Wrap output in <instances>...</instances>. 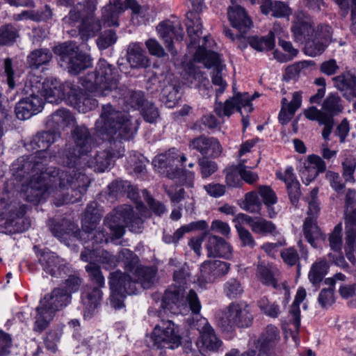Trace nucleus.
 <instances>
[{"instance_id": "nucleus-58", "label": "nucleus", "mask_w": 356, "mask_h": 356, "mask_svg": "<svg viewBox=\"0 0 356 356\" xmlns=\"http://www.w3.org/2000/svg\"><path fill=\"white\" fill-rule=\"evenodd\" d=\"M108 194L112 197H118V195H123L126 192L130 193L129 190H133V188L130 186L129 183L127 181H115L111 183L108 186Z\"/></svg>"}, {"instance_id": "nucleus-55", "label": "nucleus", "mask_w": 356, "mask_h": 356, "mask_svg": "<svg viewBox=\"0 0 356 356\" xmlns=\"http://www.w3.org/2000/svg\"><path fill=\"white\" fill-rule=\"evenodd\" d=\"M87 18L83 13V6L81 3L76 4L73 8L71 9L67 16H65L63 21L64 24L70 26H74L81 19L82 21Z\"/></svg>"}, {"instance_id": "nucleus-45", "label": "nucleus", "mask_w": 356, "mask_h": 356, "mask_svg": "<svg viewBox=\"0 0 356 356\" xmlns=\"http://www.w3.org/2000/svg\"><path fill=\"white\" fill-rule=\"evenodd\" d=\"M244 292V287L241 282L235 278H231L225 282L223 293L229 299L240 298Z\"/></svg>"}, {"instance_id": "nucleus-18", "label": "nucleus", "mask_w": 356, "mask_h": 356, "mask_svg": "<svg viewBox=\"0 0 356 356\" xmlns=\"http://www.w3.org/2000/svg\"><path fill=\"white\" fill-rule=\"evenodd\" d=\"M280 29L278 25H275L273 30L270 31L267 36L264 37H250L246 39L244 37L245 33H241L236 38L238 47L240 49H245L248 46V43L257 51H263L271 50L275 47V33Z\"/></svg>"}, {"instance_id": "nucleus-5", "label": "nucleus", "mask_w": 356, "mask_h": 356, "mask_svg": "<svg viewBox=\"0 0 356 356\" xmlns=\"http://www.w3.org/2000/svg\"><path fill=\"white\" fill-rule=\"evenodd\" d=\"M174 284L165 292L162 298L161 307L163 312L168 311L173 314L181 313L186 309V305L191 312L198 314L201 310V303L197 293L191 289L185 296V285L191 282V272L188 266L184 264L174 270Z\"/></svg>"}, {"instance_id": "nucleus-49", "label": "nucleus", "mask_w": 356, "mask_h": 356, "mask_svg": "<svg viewBox=\"0 0 356 356\" xmlns=\"http://www.w3.org/2000/svg\"><path fill=\"white\" fill-rule=\"evenodd\" d=\"M304 42H305V54L312 57L321 54L327 46V44L314 35Z\"/></svg>"}, {"instance_id": "nucleus-10", "label": "nucleus", "mask_w": 356, "mask_h": 356, "mask_svg": "<svg viewBox=\"0 0 356 356\" xmlns=\"http://www.w3.org/2000/svg\"><path fill=\"white\" fill-rule=\"evenodd\" d=\"M252 319L253 316L246 302H233L222 313L218 321V325L223 331L229 332L235 327H249Z\"/></svg>"}, {"instance_id": "nucleus-12", "label": "nucleus", "mask_w": 356, "mask_h": 356, "mask_svg": "<svg viewBox=\"0 0 356 356\" xmlns=\"http://www.w3.org/2000/svg\"><path fill=\"white\" fill-rule=\"evenodd\" d=\"M154 346L157 348L174 349L181 344L178 327L172 320L162 321L155 326L151 335Z\"/></svg>"}, {"instance_id": "nucleus-25", "label": "nucleus", "mask_w": 356, "mask_h": 356, "mask_svg": "<svg viewBox=\"0 0 356 356\" xmlns=\"http://www.w3.org/2000/svg\"><path fill=\"white\" fill-rule=\"evenodd\" d=\"M227 16L232 27L240 33H246L252 26L250 17L245 8L240 5L229 6L227 8Z\"/></svg>"}, {"instance_id": "nucleus-36", "label": "nucleus", "mask_w": 356, "mask_h": 356, "mask_svg": "<svg viewBox=\"0 0 356 356\" xmlns=\"http://www.w3.org/2000/svg\"><path fill=\"white\" fill-rule=\"evenodd\" d=\"M52 58V54L49 49L41 48L34 49L29 53L26 63L32 70H38L42 65L48 64Z\"/></svg>"}, {"instance_id": "nucleus-17", "label": "nucleus", "mask_w": 356, "mask_h": 356, "mask_svg": "<svg viewBox=\"0 0 356 356\" xmlns=\"http://www.w3.org/2000/svg\"><path fill=\"white\" fill-rule=\"evenodd\" d=\"M314 23L311 17L302 10L295 13V19L291 26L294 40L303 43L314 34Z\"/></svg>"}, {"instance_id": "nucleus-34", "label": "nucleus", "mask_w": 356, "mask_h": 356, "mask_svg": "<svg viewBox=\"0 0 356 356\" xmlns=\"http://www.w3.org/2000/svg\"><path fill=\"white\" fill-rule=\"evenodd\" d=\"M302 104V95L300 92H295L292 99L289 103L286 98L282 99V108L279 114V120L282 124L288 123L300 107Z\"/></svg>"}, {"instance_id": "nucleus-19", "label": "nucleus", "mask_w": 356, "mask_h": 356, "mask_svg": "<svg viewBox=\"0 0 356 356\" xmlns=\"http://www.w3.org/2000/svg\"><path fill=\"white\" fill-rule=\"evenodd\" d=\"M39 261L43 270L53 277H63L70 272L65 261L54 252H43Z\"/></svg>"}, {"instance_id": "nucleus-20", "label": "nucleus", "mask_w": 356, "mask_h": 356, "mask_svg": "<svg viewBox=\"0 0 356 356\" xmlns=\"http://www.w3.org/2000/svg\"><path fill=\"white\" fill-rule=\"evenodd\" d=\"M58 136L59 135L54 131L38 132L33 137L30 143L32 149H36L38 153L36 154L24 156L23 157L35 156L40 158L41 161H44L45 167H47L48 159L47 157V154L45 151L56 140Z\"/></svg>"}, {"instance_id": "nucleus-38", "label": "nucleus", "mask_w": 356, "mask_h": 356, "mask_svg": "<svg viewBox=\"0 0 356 356\" xmlns=\"http://www.w3.org/2000/svg\"><path fill=\"white\" fill-rule=\"evenodd\" d=\"M99 20L94 17L84 19L79 26V33L83 40L95 37L101 30Z\"/></svg>"}, {"instance_id": "nucleus-29", "label": "nucleus", "mask_w": 356, "mask_h": 356, "mask_svg": "<svg viewBox=\"0 0 356 356\" xmlns=\"http://www.w3.org/2000/svg\"><path fill=\"white\" fill-rule=\"evenodd\" d=\"M70 90V86L61 84L57 80L47 81L43 84L42 94L47 102L51 104H58L65 99L66 90Z\"/></svg>"}, {"instance_id": "nucleus-47", "label": "nucleus", "mask_w": 356, "mask_h": 356, "mask_svg": "<svg viewBox=\"0 0 356 356\" xmlns=\"http://www.w3.org/2000/svg\"><path fill=\"white\" fill-rule=\"evenodd\" d=\"M304 235L313 247H316L315 241L321 236L318 227L312 217L307 218L303 225Z\"/></svg>"}, {"instance_id": "nucleus-44", "label": "nucleus", "mask_w": 356, "mask_h": 356, "mask_svg": "<svg viewBox=\"0 0 356 356\" xmlns=\"http://www.w3.org/2000/svg\"><path fill=\"white\" fill-rule=\"evenodd\" d=\"M54 53L60 56V59L68 63L79 53V47L72 42H64L54 48Z\"/></svg>"}, {"instance_id": "nucleus-26", "label": "nucleus", "mask_w": 356, "mask_h": 356, "mask_svg": "<svg viewBox=\"0 0 356 356\" xmlns=\"http://www.w3.org/2000/svg\"><path fill=\"white\" fill-rule=\"evenodd\" d=\"M279 339L278 329L273 325L268 326L257 346L259 348V356H275Z\"/></svg>"}, {"instance_id": "nucleus-43", "label": "nucleus", "mask_w": 356, "mask_h": 356, "mask_svg": "<svg viewBox=\"0 0 356 356\" xmlns=\"http://www.w3.org/2000/svg\"><path fill=\"white\" fill-rule=\"evenodd\" d=\"M67 64L69 72L71 74H77L91 65V59L89 55L79 51L76 56L68 61Z\"/></svg>"}, {"instance_id": "nucleus-63", "label": "nucleus", "mask_w": 356, "mask_h": 356, "mask_svg": "<svg viewBox=\"0 0 356 356\" xmlns=\"http://www.w3.org/2000/svg\"><path fill=\"white\" fill-rule=\"evenodd\" d=\"M62 332L60 330L49 331L44 339L46 348L55 353L57 350V343L59 341Z\"/></svg>"}, {"instance_id": "nucleus-4", "label": "nucleus", "mask_w": 356, "mask_h": 356, "mask_svg": "<svg viewBox=\"0 0 356 356\" xmlns=\"http://www.w3.org/2000/svg\"><path fill=\"white\" fill-rule=\"evenodd\" d=\"M102 213L98 208L96 202H91L88 204L83 214L81 220V230L78 226L71 222L63 220L61 223L56 222L51 227L52 234L65 242L67 236L78 238L79 236L81 240L86 241L92 240L93 244L107 243L109 240L108 233L103 227L97 228Z\"/></svg>"}, {"instance_id": "nucleus-3", "label": "nucleus", "mask_w": 356, "mask_h": 356, "mask_svg": "<svg viewBox=\"0 0 356 356\" xmlns=\"http://www.w3.org/2000/svg\"><path fill=\"white\" fill-rule=\"evenodd\" d=\"M118 69L106 60L100 59L95 70L81 78V83L96 96L111 94L113 98L122 101L127 108L141 109L146 102L143 92L130 90L124 85L118 86Z\"/></svg>"}, {"instance_id": "nucleus-16", "label": "nucleus", "mask_w": 356, "mask_h": 356, "mask_svg": "<svg viewBox=\"0 0 356 356\" xmlns=\"http://www.w3.org/2000/svg\"><path fill=\"white\" fill-rule=\"evenodd\" d=\"M191 328L198 330L200 334V341L202 348L210 351H218L221 347L222 342L218 339L213 328L204 318H200L191 324Z\"/></svg>"}, {"instance_id": "nucleus-9", "label": "nucleus", "mask_w": 356, "mask_h": 356, "mask_svg": "<svg viewBox=\"0 0 356 356\" xmlns=\"http://www.w3.org/2000/svg\"><path fill=\"white\" fill-rule=\"evenodd\" d=\"M119 259L124 262L125 270L131 275L124 274L131 282L136 283L138 289V286L149 289L156 281V269L140 266L138 257L129 249H122L119 252Z\"/></svg>"}, {"instance_id": "nucleus-54", "label": "nucleus", "mask_w": 356, "mask_h": 356, "mask_svg": "<svg viewBox=\"0 0 356 356\" xmlns=\"http://www.w3.org/2000/svg\"><path fill=\"white\" fill-rule=\"evenodd\" d=\"M17 36V30L12 24L1 26L0 28V45L13 43Z\"/></svg>"}, {"instance_id": "nucleus-28", "label": "nucleus", "mask_w": 356, "mask_h": 356, "mask_svg": "<svg viewBox=\"0 0 356 356\" xmlns=\"http://www.w3.org/2000/svg\"><path fill=\"white\" fill-rule=\"evenodd\" d=\"M206 248L209 257L229 258L232 254L230 245L225 239L218 236L209 235Z\"/></svg>"}, {"instance_id": "nucleus-41", "label": "nucleus", "mask_w": 356, "mask_h": 356, "mask_svg": "<svg viewBox=\"0 0 356 356\" xmlns=\"http://www.w3.org/2000/svg\"><path fill=\"white\" fill-rule=\"evenodd\" d=\"M322 108L325 113L332 118L334 115L341 113L343 109L340 97L334 93L328 95L323 103Z\"/></svg>"}, {"instance_id": "nucleus-60", "label": "nucleus", "mask_w": 356, "mask_h": 356, "mask_svg": "<svg viewBox=\"0 0 356 356\" xmlns=\"http://www.w3.org/2000/svg\"><path fill=\"white\" fill-rule=\"evenodd\" d=\"M207 227V222L204 220L193 222L188 225L182 226L174 233V238L177 243L183 237L184 234L193 229H204Z\"/></svg>"}, {"instance_id": "nucleus-51", "label": "nucleus", "mask_w": 356, "mask_h": 356, "mask_svg": "<svg viewBox=\"0 0 356 356\" xmlns=\"http://www.w3.org/2000/svg\"><path fill=\"white\" fill-rule=\"evenodd\" d=\"M252 230L257 234L276 235V226L271 222L265 219H257L252 224Z\"/></svg>"}, {"instance_id": "nucleus-15", "label": "nucleus", "mask_w": 356, "mask_h": 356, "mask_svg": "<svg viewBox=\"0 0 356 356\" xmlns=\"http://www.w3.org/2000/svg\"><path fill=\"white\" fill-rule=\"evenodd\" d=\"M156 31L163 40L167 49L173 56H176L177 51L174 48L172 37L177 41H182L184 37V31L180 22L165 20L158 24Z\"/></svg>"}, {"instance_id": "nucleus-31", "label": "nucleus", "mask_w": 356, "mask_h": 356, "mask_svg": "<svg viewBox=\"0 0 356 356\" xmlns=\"http://www.w3.org/2000/svg\"><path fill=\"white\" fill-rule=\"evenodd\" d=\"M186 26L187 33L190 38V46L198 44V48L204 47L202 44H200V38L202 34V24L199 14L189 11L186 14Z\"/></svg>"}, {"instance_id": "nucleus-21", "label": "nucleus", "mask_w": 356, "mask_h": 356, "mask_svg": "<svg viewBox=\"0 0 356 356\" xmlns=\"http://www.w3.org/2000/svg\"><path fill=\"white\" fill-rule=\"evenodd\" d=\"M43 106L42 99L35 95L22 98L16 104L15 113L17 119L26 120L40 113Z\"/></svg>"}, {"instance_id": "nucleus-42", "label": "nucleus", "mask_w": 356, "mask_h": 356, "mask_svg": "<svg viewBox=\"0 0 356 356\" xmlns=\"http://www.w3.org/2000/svg\"><path fill=\"white\" fill-rule=\"evenodd\" d=\"M355 76L350 72H345L332 79L334 86L343 93L345 98L346 92H349L353 87Z\"/></svg>"}, {"instance_id": "nucleus-62", "label": "nucleus", "mask_w": 356, "mask_h": 356, "mask_svg": "<svg viewBox=\"0 0 356 356\" xmlns=\"http://www.w3.org/2000/svg\"><path fill=\"white\" fill-rule=\"evenodd\" d=\"M141 113L145 120L149 123L154 122L159 116L158 108L153 103L147 101L141 108Z\"/></svg>"}, {"instance_id": "nucleus-32", "label": "nucleus", "mask_w": 356, "mask_h": 356, "mask_svg": "<svg viewBox=\"0 0 356 356\" xmlns=\"http://www.w3.org/2000/svg\"><path fill=\"white\" fill-rule=\"evenodd\" d=\"M307 161V165L300 170L301 177L306 184L310 183L318 173L324 172L326 168L325 162L318 156L310 155Z\"/></svg>"}, {"instance_id": "nucleus-57", "label": "nucleus", "mask_w": 356, "mask_h": 356, "mask_svg": "<svg viewBox=\"0 0 356 356\" xmlns=\"http://www.w3.org/2000/svg\"><path fill=\"white\" fill-rule=\"evenodd\" d=\"M108 3L118 8L122 13L127 8H130L134 14H138L141 9L140 6L136 0H110Z\"/></svg>"}, {"instance_id": "nucleus-14", "label": "nucleus", "mask_w": 356, "mask_h": 356, "mask_svg": "<svg viewBox=\"0 0 356 356\" xmlns=\"http://www.w3.org/2000/svg\"><path fill=\"white\" fill-rule=\"evenodd\" d=\"M194 59L197 62H203L206 67H214L211 76L212 83L220 87L216 90V95L222 94L227 84L222 77L221 72L223 65L220 63L219 55L214 51H207L204 47H200L195 53Z\"/></svg>"}, {"instance_id": "nucleus-39", "label": "nucleus", "mask_w": 356, "mask_h": 356, "mask_svg": "<svg viewBox=\"0 0 356 356\" xmlns=\"http://www.w3.org/2000/svg\"><path fill=\"white\" fill-rule=\"evenodd\" d=\"M329 264L325 259H321L312 264L308 275L309 280L313 285L321 282L328 272Z\"/></svg>"}, {"instance_id": "nucleus-30", "label": "nucleus", "mask_w": 356, "mask_h": 356, "mask_svg": "<svg viewBox=\"0 0 356 356\" xmlns=\"http://www.w3.org/2000/svg\"><path fill=\"white\" fill-rule=\"evenodd\" d=\"M126 56L131 68H145L149 65V59L139 42L129 44Z\"/></svg>"}, {"instance_id": "nucleus-24", "label": "nucleus", "mask_w": 356, "mask_h": 356, "mask_svg": "<svg viewBox=\"0 0 356 356\" xmlns=\"http://www.w3.org/2000/svg\"><path fill=\"white\" fill-rule=\"evenodd\" d=\"M178 161L177 156H170L166 157L163 166L166 167V177L170 179H179L181 182L188 188H193L194 185L195 173L188 170H184L171 162Z\"/></svg>"}, {"instance_id": "nucleus-53", "label": "nucleus", "mask_w": 356, "mask_h": 356, "mask_svg": "<svg viewBox=\"0 0 356 356\" xmlns=\"http://www.w3.org/2000/svg\"><path fill=\"white\" fill-rule=\"evenodd\" d=\"M197 164L200 168L201 176L203 179L209 177L218 170L217 163L209 160V158L199 157Z\"/></svg>"}, {"instance_id": "nucleus-35", "label": "nucleus", "mask_w": 356, "mask_h": 356, "mask_svg": "<svg viewBox=\"0 0 356 356\" xmlns=\"http://www.w3.org/2000/svg\"><path fill=\"white\" fill-rule=\"evenodd\" d=\"M74 122L75 118L69 110L60 108L48 117L46 124L49 129H57L74 124Z\"/></svg>"}, {"instance_id": "nucleus-40", "label": "nucleus", "mask_w": 356, "mask_h": 356, "mask_svg": "<svg viewBox=\"0 0 356 356\" xmlns=\"http://www.w3.org/2000/svg\"><path fill=\"white\" fill-rule=\"evenodd\" d=\"M277 273V270L272 266L265 265L262 263L257 266L258 277L264 284L276 288L277 281L275 276Z\"/></svg>"}, {"instance_id": "nucleus-23", "label": "nucleus", "mask_w": 356, "mask_h": 356, "mask_svg": "<svg viewBox=\"0 0 356 356\" xmlns=\"http://www.w3.org/2000/svg\"><path fill=\"white\" fill-rule=\"evenodd\" d=\"M229 264L219 260L204 262L200 267L199 281L211 283L216 278L225 275L229 270Z\"/></svg>"}, {"instance_id": "nucleus-1", "label": "nucleus", "mask_w": 356, "mask_h": 356, "mask_svg": "<svg viewBox=\"0 0 356 356\" xmlns=\"http://www.w3.org/2000/svg\"><path fill=\"white\" fill-rule=\"evenodd\" d=\"M13 170L17 177L31 175L28 182L22 186V194L26 201L33 204L46 200L51 194L57 207L77 202L90 183L85 174L74 177L70 171L45 167L44 161L35 156L19 157L13 164Z\"/></svg>"}, {"instance_id": "nucleus-50", "label": "nucleus", "mask_w": 356, "mask_h": 356, "mask_svg": "<svg viewBox=\"0 0 356 356\" xmlns=\"http://www.w3.org/2000/svg\"><path fill=\"white\" fill-rule=\"evenodd\" d=\"M122 13L113 6L108 3L102 9V19L108 26L119 25L118 19Z\"/></svg>"}, {"instance_id": "nucleus-48", "label": "nucleus", "mask_w": 356, "mask_h": 356, "mask_svg": "<svg viewBox=\"0 0 356 356\" xmlns=\"http://www.w3.org/2000/svg\"><path fill=\"white\" fill-rule=\"evenodd\" d=\"M341 10H343V15L348 13L350 10V31L356 35V0H333Z\"/></svg>"}, {"instance_id": "nucleus-61", "label": "nucleus", "mask_w": 356, "mask_h": 356, "mask_svg": "<svg viewBox=\"0 0 356 356\" xmlns=\"http://www.w3.org/2000/svg\"><path fill=\"white\" fill-rule=\"evenodd\" d=\"M343 177L346 182H355L354 172L356 168V160L354 158H346L342 163Z\"/></svg>"}, {"instance_id": "nucleus-33", "label": "nucleus", "mask_w": 356, "mask_h": 356, "mask_svg": "<svg viewBox=\"0 0 356 356\" xmlns=\"http://www.w3.org/2000/svg\"><path fill=\"white\" fill-rule=\"evenodd\" d=\"M181 86L177 81L163 80L161 99L166 107H175L181 98Z\"/></svg>"}, {"instance_id": "nucleus-13", "label": "nucleus", "mask_w": 356, "mask_h": 356, "mask_svg": "<svg viewBox=\"0 0 356 356\" xmlns=\"http://www.w3.org/2000/svg\"><path fill=\"white\" fill-rule=\"evenodd\" d=\"M60 241L65 243L66 245L70 246V242H73L76 240L81 241L85 245L84 250L81 252L80 258L83 261L88 262V264L86 266V270L88 273L90 280L95 284H98L99 286L104 285V277L100 270L99 266L93 262L95 257H96L95 250L98 245L100 244H93L92 240H87L86 241L81 240L80 236L78 238H71L67 236L65 242L60 238H58Z\"/></svg>"}, {"instance_id": "nucleus-59", "label": "nucleus", "mask_w": 356, "mask_h": 356, "mask_svg": "<svg viewBox=\"0 0 356 356\" xmlns=\"http://www.w3.org/2000/svg\"><path fill=\"white\" fill-rule=\"evenodd\" d=\"M235 227L237 230L241 245L243 247H248L253 248L255 245V241L252 234L245 228H244L239 222L236 224Z\"/></svg>"}, {"instance_id": "nucleus-7", "label": "nucleus", "mask_w": 356, "mask_h": 356, "mask_svg": "<svg viewBox=\"0 0 356 356\" xmlns=\"http://www.w3.org/2000/svg\"><path fill=\"white\" fill-rule=\"evenodd\" d=\"M71 302V294L63 288L54 289L46 295L36 308L34 331L42 332L49 325L55 313L65 307Z\"/></svg>"}, {"instance_id": "nucleus-46", "label": "nucleus", "mask_w": 356, "mask_h": 356, "mask_svg": "<svg viewBox=\"0 0 356 356\" xmlns=\"http://www.w3.org/2000/svg\"><path fill=\"white\" fill-rule=\"evenodd\" d=\"M259 160H257L254 165H246L247 161L245 159H240L238 163V168L239 169L240 177L246 183L252 184L259 179V176L257 173L252 172L250 169L254 168L257 166Z\"/></svg>"}, {"instance_id": "nucleus-22", "label": "nucleus", "mask_w": 356, "mask_h": 356, "mask_svg": "<svg viewBox=\"0 0 356 356\" xmlns=\"http://www.w3.org/2000/svg\"><path fill=\"white\" fill-rule=\"evenodd\" d=\"M190 147L199 152L202 157H218L222 150L218 140L214 138L201 136L193 139L190 142Z\"/></svg>"}, {"instance_id": "nucleus-37", "label": "nucleus", "mask_w": 356, "mask_h": 356, "mask_svg": "<svg viewBox=\"0 0 356 356\" xmlns=\"http://www.w3.org/2000/svg\"><path fill=\"white\" fill-rule=\"evenodd\" d=\"M184 79L195 87H206L209 83L204 73L191 63L185 68Z\"/></svg>"}, {"instance_id": "nucleus-6", "label": "nucleus", "mask_w": 356, "mask_h": 356, "mask_svg": "<svg viewBox=\"0 0 356 356\" xmlns=\"http://www.w3.org/2000/svg\"><path fill=\"white\" fill-rule=\"evenodd\" d=\"M71 138L74 146H67L60 156V163L68 168L72 177L83 174L76 169L82 161L95 147V140L90 130L85 125H76L71 131Z\"/></svg>"}, {"instance_id": "nucleus-8", "label": "nucleus", "mask_w": 356, "mask_h": 356, "mask_svg": "<svg viewBox=\"0 0 356 356\" xmlns=\"http://www.w3.org/2000/svg\"><path fill=\"white\" fill-rule=\"evenodd\" d=\"M143 223V218L135 213L131 206L124 204L113 209L104 218L103 226L109 229V238L113 239L121 238L125 227L132 232H138Z\"/></svg>"}, {"instance_id": "nucleus-64", "label": "nucleus", "mask_w": 356, "mask_h": 356, "mask_svg": "<svg viewBox=\"0 0 356 356\" xmlns=\"http://www.w3.org/2000/svg\"><path fill=\"white\" fill-rule=\"evenodd\" d=\"M262 206V203L259 198L257 193L251 191L245 195V209L249 212L253 213L259 211Z\"/></svg>"}, {"instance_id": "nucleus-27", "label": "nucleus", "mask_w": 356, "mask_h": 356, "mask_svg": "<svg viewBox=\"0 0 356 356\" xmlns=\"http://www.w3.org/2000/svg\"><path fill=\"white\" fill-rule=\"evenodd\" d=\"M96 286H86L84 287L81 293V300L85 307L84 316L90 318L95 310L100 305L102 298V292L101 288L104 286H99L96 284Z\"/></svg>"}, {"instance_id": "nucleus-2", "label": "nucleus", "mask_w": 356, "mask_h": 356, "mask_svg": "<svg viewBox=\"0 0 356 356\" xmlns=\"http://www.w3.org/2000/svg\"><path fill=\"white\" fill-rule=\"evenodd\" d=\"M97 134L113 138L106 149L97 151L95 156L86 161L87 165L95 171L104 172L113 164L114 158H120L124 154V147L121 140L131 139L136 133L130 116L125 111L116 110L110 104L102 106L99 118L96 121Z\"/></svg>"}, {"instance_id": "nucleus-52", "label": "nucleus", "mask_w": 356, "mask_h": 356, "mask_svg": "<svg viewBox=\"0 0 356 356\" xmlns=\"http://www.w3.org/2000/svg\"><path fill=\"white\" fill-rule=\"evenodd\" d=\"M118 40L116 33L113 29L105 30L96 40L99 49H106L113 45Z\"/></svg>"}, {"instance_id": "nucleus-11", "label": "nucleus", "mask_w": 356, "mask_h": 356, "mask_svg": "<svg viewBox=\"0 0 356 356\" xmlns=\"http://www.w3.org/2000/svg\"><path fill=\"white\" fill-rule=\"evenodd\" d=\"M111 289V305L115 309H121L124 305L126 295H133L138 291L136 283L131 282L126 275L120 270L111 273L109 277Z\"/></svg>"}, {"instance_id": "nucleus-56", "label": "nucleus", "mask_w": 356, "mask_h": 356, "mask_svg": "<svg viewBox=\"0 0 356 356\" xmlns=\"http://www.w3.org/2000/svg\"><path fill=\"white\" fill-rule=\"evenodd\" d=\"M3 74L6 78V83L10 90H13L19 86V85L16 83L13 61L10 58L4 59Z\"/></svg>"}]
</instances>
